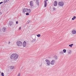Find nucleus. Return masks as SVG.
<instances>
[{
	"mask_svg": "<svg viewBox=\"0 0 76 76\" xmlns=\"http://www.w3.org/2000/svg\"><path fill=\"white\" fill-rule=\"evenodd\" d=\"M2 30L4 32H6V28L5 27H4L3 28Z\"/></svg>",
	"mask_w": 76,
	"mask_h": 76,
	"instance_id": "nucleus-9",
	"label": "nucleus"
},
{
	"mask_svg": "<svg viewBox=\"0 0 76 76\" xmlns=\"http://www.w3.org/2000/svg\"><path fill=\"white\" fill-rule=\"evenodd\" d=\"M16 44L19 47H20V46H21V45H22V43L20 41H18L16 42Z\"/></svg>",
	"mask_w": 76,
	"mask_h": 76,
	"instance_id": "nucleus-2",
	"label": "nucleus"
},
{
	"mask_svg": "<svg viewBox=\"0 0 76 76\" xmlns=\"http://www.w3.org/2000/svg\"><path fill=\"white\" fill-rule=\"evenodd\" d=\"M18 21H16V24H18Z\"/></svg>",
	"mask_w": 76,
	"mask_h": 76,
	"instance_id": "nucleus-32",
	"label": "nucleus"
},
{
	"mask_svg": "<svg viewBox=\"0 0 76 76\" xmlns=\"http://www.w3.org/2000/svg\"><path fill=\"white\" fill-rule=\"evenodd\" d=\"M73 45V44H72L71 45H69V47H72V46Z\"/></svg>",
	"mask_w": 76,
	"mask_h": 76,
	"instance_id": "nucleus-18",
	"label": "nucleus"
},
{
	"mask_svg": "<svg viewBox=\"0 0 76 76\" xmlns=\"http://www.w3.org/2000/svg\"><path fill=\"white\" fill-rule=\"evenodd\" d=\"M2 14V13H1V12H0V15H1Z\"/></svg>",
	"mask_w": 76,
	"mask_h": 76,
	"instance_id": "nucleus-33",
	"label": "nucleus"
},
{
	"mask_svg": "<svg viewBox=\"0 0 76 76\" xmlns=\"http://www.w3.org/2000/svg\"><path fill=\"white\" fill-rule=\"evenodd\" d=\"M60 53L61 54H64V53H63V51H61L60 52Z\"/></svg>",
	"mask_w": 76,
	"mask_h": 76,
	"instance_id": "nucleus-19",
	"label": "nucleus"
},
{
	"mask_svg": "<svg viewBox=\"0 0 76 76\" xmlns=\"http://www.w3.org/2000/svg\"><path fill=\"white\" fill-rule=\"evenodd\" d=\"M45 61L47 62V64L48 65H50V61H49V60L46 59L45 60Z\"/></svg>",
	"mask_w": 76,
	"mask_h": 76,
	"instance_id": "nucleus-5",
	"label": "nucleus"
},
{
	"mask_svg": "<svg viewBox=\"0 0 76 76\" xmlns=\"http://www.w3.org/2000/svg\"><path fill=\"white\" fill-rule=\"evenodd\" d=\"M54 6H57V2L55 1L54 2Z\"/></svg>",
	"mask_w": 76,
	"mask_h": 76,
	"instance_id": "nucleus-7",
	"label": "nucleus"
},
{
	"mask_svg": "<svg viewBox=\"0 0 76 76\" xmlns=\"http://www.w3.org/2000/svg\"><path fill=\"white\" fill-rule=\"evenodd\" d=\"M30 22H31V21H30V20H28V23H30Z\"/></svg>",
	"mask_w": 76,
	"mask_h": 76,
	"instance_id": "nucleus-28",
	"label": "nucleus"
},
{
	"mask_svg": "<svg viewBox=\"0 0 76 76\" xmlns=\"http://www.w3.org/2000/svg\"><path fill=\"white\" fill-rule=\"evenodd\" d=\"M13 23V22H12V21H10L9 22V25H10V26H11L12 25Z\"/></svg>",
	"mask_w": 76,
	"mask_h": 76,
	"instance_id": "nucleus-8",
	"label": "nucleus"
},
{
	"mask_svg": "<svg viewBox=\"0 0 76 76\" xmlns=\"http://www.w3.org/2000/svg\"><path fill=\"white\" fill-rule=\"evenodd\" d=\"M47 4V1L46 0L45 1V7H46Z\"/></svg>",
	"mask_w": 76,
	"mask_h": 76,
	"instance_id": "nucleus-15",
	"label": "nucleus"
},
{
	"mask_svg": "<svg viewBox=\"0 0 76 76\" xmlns=\"http://www.w3.org/2000/svg\"><path fill=\"white\" fill-rule=\"evenodd\" d=\"M14 66H11L10 69H14Z\"/></svg>",
	"mask_w": 76,
	"mask_h": 76,
	"instance_id": "nucleus-21",
	"label": "nucleus"
},
{
	"mask_svg": "<svg viewBox=\"0 0 76 76\" xmlns=\"http://www.w3.org/2000/svg\"><path fill=\"white\" fill-rule=\"evenodd\" d=\"M9 0H4V1L3 2L4 3H7V1H9Z\"/></svg>",
	"mask_w": 76,
	"mask_h": 76,
	"instance_id": "nucleus-16",
	"label": "nucleus"
},
{
	"mask_svg": "<svg viewBox=\"0 0 76 76\" xmlns=\"http://www.w3.org/2000/svg\"><path fill=\"white\" fill-rule=\"evenodd\" d=\"M8 44H10V42H8Z\"/></svg>",
	"mask_w": 76,
	"mask_h": 76,
	"instance_id": "nucleus-34",
	"label": "nucleus"
},
{
	"mask_svg": "<svg viewBox=\"0 0 76 76\" xmlns=\"http://www.w3.org/2000/svg\"><path fill=\"white\" fill-rule=\"evenodd\" d=\"M58 5L59 6H64V2L62 1L59 2L58 3Z\"/></svg>",
	"mask_w": 76,
	"mask_h": 76,
	"instance_id": "nucleus-3",
	"label": "nucleus"
},
{
	"mask_svg": "<svg viewBox=\"0 0 76 76\" xmlns=\"http://www.w3.org/2000/svg\"><path fill=\"white\" fill-rule=\"evenodd\" d=\"M76 19V16H74L73 18H72V19Z\"/></svg>",
	"mask_w": 76,
	"mask_h": 76,
	"instance_id": "nucleus-24",
	"label": "nucleus"
},
{
	"mask_svg": "<svg viewBox=\"0 0 76 76\" xmlns=\"http://www.w3.org/2000/svg\"><path fill=\"white\" fill-rule=\"evenodd\" d=\"M1 75L2 76H4V73H3V72H2L1 73Z\"/></svg>",
	"mask_w": 76,
	"mask_h": 76,
	"instance_id": "nucleus-25",
	"label": "nucleus"
},
{
	"mask_svg": "<svg viewBox=\"0 0 76 76\" xmlns=\"http://www.w3.org/2000/svg\"><path fill=\"white\" fill-rule=\"evenodd\" d=\"M35 7H36L35 6H34L33 7H32V8H31V9H35Z\"/></svg>",
	"mask_w": 76,
	"mask_h": 76,
	"instance_id": "nucleus-17",
	"label": "nucleus"
},
{
	"mask_svg": "<svg viewBox=\"0 0 76 76\" xmlns=\"http://www.w3.org/2000/svg\"><path fill=\"white\" fill-rule=\"evenodd\" d=\"M30 8H32V6H34V4H33V1H30Z\"/></svg>",
	"mask_w": 76,
	"mask_h": 76,
	"instance_id": "nucleus-4",
	"label": "nucleus"
},
{
	"mask_svg": "<svg viewBox=\"0 0 76 76\" xmlns=\"http://www.w3.org/2000/svg\"><path fill=\"white\" fill-rule=\"evenodd\" d=\"M54 63H55V61L54 60H52L50 62V64L52 65H54Z\"/></svg>",
	"mask_w": 76,
	"mask_h": 76,
	"instance_id": "nucleus-6",
	"label": "nucleus"
},
{
	"mask_svg": "<svg viewBox=\"0 0 76 76\" xmlns=\"http://www.w3.org/2000/svg\"><path fill=\"white\" fill-rule=\"evenodd\" d=\"M53 58L55 60H57V57L55 55L53 57Z\"/></svg>",
	"mask_w": 76,
	"mask_h": 76,
	"instance_id": "nucleus-14",
	"label": "nucleus"
},
{
	"mask_svg": "<svg viewBox=\"0 0 76 76\" xmlns=\"http://www.w3.org/2000/svg\"><path fill=\"white\" fill-rule=\"evenodd\" d=\"M3 3V2H0V4H2V3Z\"/></svg>",
	"mask_w": 76,
	"mask_h": 76,
	"instance_id": "nucleus-31",
	"label": "nucleus"
},
{
	"mask_svg": "<svg viewBox=\"0 0 76 76\" xmlns=\"http://www.w3.org/2000/svg\"><path fill=\"white\" fill-rule=\"evenodd\" d=\"M26 42L25 41H24L23 43V47H25L26 46Z\"/></svg>",
	"mask_w": 76,
	"mask_h": 76,
	"instance_id": "nucleus-10",
	"label": "nucleus"
},
{
	"mask_svg": "<svg viewBox=\"0 0 76 76\" xmlns=\"http://www.w3.org/2000/svg\"><path fill=\"white\" fill-rule=\"evenodd\" d=\"M26 15H29V13L27 12V13H26Z\"/></svg>",
	"mask_w": 76,
	"mask_h": 76,
	"instance_id": "nucleus-27",
	"label": "nucleus"
},
{
	"mask_svg": "<svg viewBox=\"0 0 76 76\" xmlns=\"http://www.w3.org/2000/svg\"><path fill=\"white\" fill-rule=\"evenodd\" d=\"M37 36L38 37H41V34H38L37 35Z\"/></svg>",
	"mask_w": 76,
	"mask_h": 76,
	"instance_id": "nucleus-20",
	"label": "nucleus"
},
{
	"mask_svg": "<svg viewBox=\"0 0 76 76\" xmlns=\"http://www.w3.org/2000/svg\"><path fill=\"white\" fill-rule=\"evenodd\" d=\"M72 34H76V31L75 30H73L72 31Z\"/></svg>",
	"mask_w": 76,
	"mask_h": 76,
	"instance_id": "nucleus-11",
	"label": "nucleus"
},
{
	"mask_svg": "<svg viewBox=\"0 0 76 76\" xmlns=\"http://www.w3.org/2000/svg\"><path fill=\"white\" fill-rule=\"evenodd\" d=\"M69 51H70V52H69V54H70L71 53H72V52L71 51V50H70Z\"/></svg>",
	"mask_w": 76,
	"mask_h": 76,
	"instance_id": "nucleus-29",
	"label": "nucleus"
},
{
	"mask_svg": "<svg viewBox=\"0 0 76 76\" xmlns=\"http://www.w3.org/2000/svg\"><path fill=\"white\" fill-rule=\"evenodd\" d=\"M72 20H74V19H72Z\"/></svg>",
	"mask_w": 76,
	"mask_h": 76,
	"instance_id": "nucleus-37",
	"label": "nucleus"
},
{
	"mask_svg": "<svg viewBox=\"0 0 76 76\" xmlns=\"http://www.w3.org/2000/svg\"><path fill=\"white\" fill-rule=\"evenodd\" d=\"M34 1H35V0H34Z\"/></svg>",
	"mask_w": 76,
	"mask_h": 76,
	"instance_id": "nucleus-36",
	"label": "nucleus"
},
{
	"mask_svg": "<svg viewBox=\"0 0 76 76\" xmlns=\"http://www.w3.org/2000/svg\"><path fill=\"white\" fill-rule=\"evenodd\" d=\"M63 51L64 53H65L66 52V49H64L63 50Z\"/></svg>",
	"mask_w": 76,
	"mask_h": 76,
	"instance_id": "nucleus-22",
	"label": "nucleus"
},
{
	"mask_svg": "<svg viewBox=\"0 0 76 76\" xmlns=\"http://www.w3.org/2000/svg\"><path fill=\"white\" fill-rule=\"evenodd\" d=\"M31 10L27 8V13H31Z\"/></svg>",
	"mask_w": 76,
	"mask_h": 76,
	"instance_id": "nucleus-13",
	"label": "nucleus"
},
{
	"mask_svg": "<svg viewBox=\"0 0 76 76\" xmlns=\"http://www.w3.org/2000/svg\"><path fill=\"white\" fill-rule=\"evenodd\" d=\"M19 30H21V27H20L19 28Z\"/></svg>",
	"mask_w": 76,
	"mask_h": 76,
	"instance_id": "nucleus-30",
	"label": "nucleus"
},
{
	"mask_svg": "<svg viewBox=\"0 0 76 76\" xmlns=\"http://www.w3.org/2000/svg\"><path fill=\"white\" fill-rule=\"evenodd\" d=\"M27 8L24 9L23 10V13H25V12H26L27 11Z\"/></svg>",
	"mask_w": 76,
	"mask_h": 76,
	"instance_id": "nucleus-12",
	"label": "nucleus"
},
{
	"mask_svg": "<svg viewBox=\"0 0 76 76\" xmlns=\"http://www.w3.org/2000/svg\"><path fill=\"white\" fill-rule=\"evenodd\" d=\"M53 10H56V8H55L54 7H53Z\"/></svg>",
	"mask_w": 76,
	"mask_h": 76,
	"instance_id": "nucleus-26",
	"label": "nucleus"
},
{
	"mask_svg": "<svg viewBox=\"0 0 76 76\" xmlns=\"http://www.w3.org/2000/svg\"><path fill=\"white\" fill-rule=\"evenodd\" d=\"M36 2L37 4H38L39 3V1L38 0H37L36 1Z\"/></svg>",
	"mask_w": 76,
	"mask_h": 76,
	"instance_id": "nucleus-23",
	"label": "nucleus"
},
{
	"mask_svg": "<svg viewBox=\"0 0 76 76\" xmlns=\"http://www.w3.org/2000/svg\"><path fill=\"white\" fill-rule=\"evenodd\" d=\"M19 57V55L16 53H14L10 56V58L12 60H16Z\"/></svg>",
	"mask_w": 76,
	"mask_h": 76,
	"instance_id": "nucleus-1",
	"label": "nucleus"
},
{
	"mask_svg": "<svg viewBox=\"0 0 76 76\" xmlns=\"http://www.w3.org/2000/svg\"><path fill=\"white\" fill-rule=\"evenodd\" d=\"M46 0V1H48V0Z\"/></svg>",
	"mask_w": 76,
	"mask_h": 76,
	"instance_id": "nucleus-35",
	"label": "nucleus"
}]
</instances>
